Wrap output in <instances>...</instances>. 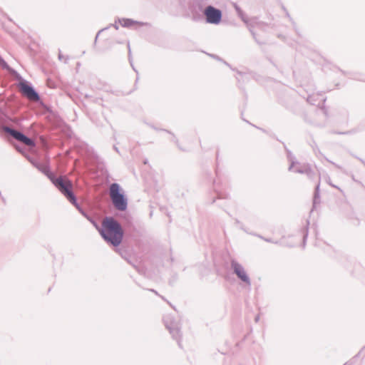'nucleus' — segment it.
<instances>
[{
    "label": "nucleus",
    "instance_id": "0eeeda50",
    "mask_svg": "<svg viewBox=\"0 0 365 365\" xmlns=\"http://www.w3.org/2000/svg\"><path fill=\"white\" fill-rule=\"evenodd\" d=\"M232 267L235 274L240 278L243 282L249 283V278L246 274L245 271L242 267V266L236 262L232 263Z\"/></svg>",
    "mask_w": 365,
    "mask_h": 365
},
{
    "label": "nucleus",
    "instance_id": "f257e3e1",
    "mask_svg": "<svg viewBox=\"0 0 365 365\" xmlns=\"http://www.w3.org/2000/svg\"><path fill=\"white\" fill-rule=\"evenodd\" d=\"M102 237L113 246H118L123 239V232L120 224L113 218H106L100 230Z\"/></svg>",
    "mask_w": 365,
    "mask_h": 365
},
{
    "label": "nucleus",
    "instance_id": "39448f33",
    "mask_svg": "<svg viewBox=\"0 0 365 365\" xmlns=\"http://www.w3.org/2000/svg\"><path fill=\"white\" fill-rule=\"evenodd\" d=\"M4 130L7 133L10 134L15 139L21 142L22 143H24L28 146L34 145V143L31 139L27 138L26 136H25L24 134H22L20 132L13 130L11 128H7V127L4 128Z\"/></svg>",
    "mask_w": 365,
    "mask_h": 365
},
{
    "label": "nucleus",
    "instance_id": "f03ea898",
    "mask_svg": "<svg viewBox=\"0 0 365 365\" xmlns=\"http://www.w3.org/2000/svg\"><path fill=\"white\" fill-rule=\"evenodd\" d=\"M110 197L115 208L125 210L127 207V200L124 197L123 190L118 184L113 183L110 186Z\"/></svg>",
    "mask_w": 365,
    "mask_h": 365
},
{
    "label": "nucleus",
    "instance_id": "7ed1b4c3",
    "mask_svg": "<svg viewBox=\"0 0 365 365\" xmlns=\"http://www.w3.org/2000/svg\"><path fill=\"white\" fill-rule=\"evenodd\" d=\"M52 182L71 203L76 205V200L72 192L73 185L68 179L65 177H58L53 178Z\"/></svg>",
    "mask_w": 365,
    "mask_h": 365
},
{
    "label": "nucleus",
    "instance_id": "6e6552de",
    "mask_svg": "<svg viewBox=\"0 0 365 365\" xmlns=\"http://www.w3.org/2000/svg\"><path fill=\"white\" fill-rule=\"evenodd\" d=\"M120 24L124 27H133L135 26H141L143 24L134 21L131 19H125L120 21Z\"/></svg>",
    "mask_w": 365,
    "mask_h": 365
},
{
    "label": "nucleus",
    "instance_id": "20e7f679",
    "mask_svg": "<svg viewBox=\"0 0 365 365\" xmlns=\"http://www.w3.org/2000/svg\"><path fill=\"white\" fill-rule=\"evenodd\" d=\"M204 15L207 22L212 24H219L222 19V11L212 6L205 8Z\"/></svg>",
    "mask_w": 365,
    "mask_h": 365
},
{
    "label": "nucleus",
    "instance_id": "423d86ee",
    "mask_svg": "<svg viewBox=\"0 0 365 365\" xmlns=\"http://www.w3.org/2000/svg\"><path fill=\"white\" fill-rule=\"evenodd\" d=\"M20 89L21 93L26 96L29 100L36 101L38 100V96L35 91L29 85L25 83L20 84Z\"/></svg>",
    "mask_w": 365,
    "mask_h": 365
}]
</instances>
